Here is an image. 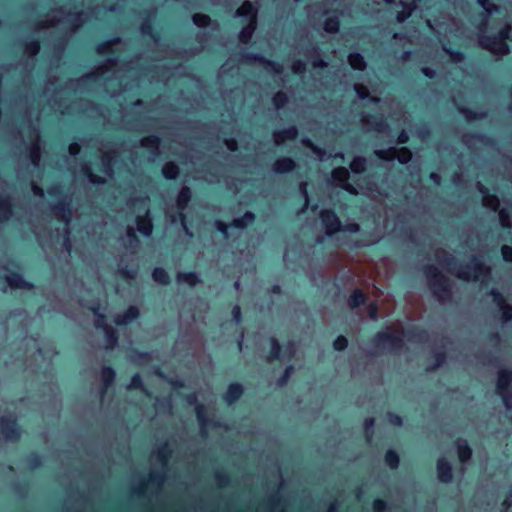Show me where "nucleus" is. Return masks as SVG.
<instances>
[{
	"label": "nucleus",
	"instance_id": "f257e3e1",
	"mask_svg": "<svg viewBox=\"0 0 512 512\" xmlns=\"http://www.w3.org/2000/svg\"><path fill=\"white\" fill-rule=\"evenodd\" d=\"M248 98H83V101H90V100H98L103 102H112L117 100H122L124 102H129L132 104H140L142 100H146L147 102H163L167 100H175L176 102L181 103H187V102H197V103H213V102H229V103H245ZM257 102L260 100H263L264 98H254ZM267 100H271L276 106L280 107L283 106L286 103H295L298 101H320L323 100L325 102H338L343 101L344 98H266ZM345 100H349L351 103H356L358 100L360 101H366L374 104H378L380 102H387V101H398V102H433L434 100L436 102L444 101L446 103L448 102H457L458 100L461 102H476L478 100L482 101V98H345Z\"/></svg>",
	"mask_w": 512,
	"mask_h": 512
},
{
	"label": "nucleus",
	"instance_id": "f03ea898",
	"mask_svg": "<svg viewBox=\"0 0 512 512\" xmlns=\"http://www.w3.org/2000/svg\"><path fill=\"white\" fill-rule=\"evenodd\" d=\"M439 253L442 254V257H438L439 263L460 280L484 282L491 277V267L476 256H472L469 263L461 264L446 250H439Z\"/></svg>",
	"mask_w": 512,
	"mask_h": 512
},
{
	"label": "nucleus",
	"instance_id": "7ed1b4c3",
	"mask_svg": "<svg viewBox=\"0 0 512 512\" xmlns=\"http://www.w3.org/2000/svg\"><path fill=\"white\" fill-rule=\"evenodd\" d=\"M429 288L434 296L440 300H445L451 296L450 280L443 275L435 266L427 265L423 269Z\"/></svg>",
	"mask_w": 512,
	"mask_h": 512
},
{
	"label": "nucleus",
	"instance_id": "20e7f679",
	"mask_svg": "<svg viewBox=\"0 0 512 512\" xmlns=\"http://www.w3.org/2000/svg\"><path fill=\"white\" fill-rule=\"evenodd\" d=\"M372 344L375 347L387 349L391 353H400L405 348L403 337L395 333L388 327L384 331L377 332L372 338Z\"/></svg>",
	"mask_w": 512,
	"mask_h": 512
},
{
	"label": "nucleus",
	"instance_id": "39448f33",
	"mask_svg": "<svg viewBox=\"0 0 512 512\" xmlns=\"http://www.w3.org/2000/svg\"><path fill=\"white\" fill-rule=\"evenodd\" d=\"M47 193L51 198L58 199V202L52 206L53 214L68 224L71 220L72 209L70 202L66 199L62 186L59 184H53L48 187Z\"/></svg>",
	"mask_w": 512,
	"mask_h": 512
},
{
	"label": "nucleus",
	"instance_id": "423d86ee",
	"mask_svg": "<svg viewBox=\"0 0 512 512\" xmlns=\"http://www.w3.org/2000/svg\"><path fill=\"white\" fill-rule=\"evenodd\" d=\"M21 265L16 260H9L8 265L4 266V269L9 272L5 276V282L10 288L13 289H26L31 290L34 288L32 282L25 280L23 274L20 271Z\"/></svg>",
	"mask_w": 512,
	"mask_h": 512
},
{
	"label": "nucleus",
	"instance_id": "0eeeda50",
	"mask_svg": "<svg viewBox=\"0 0 512 512\" xmlns=\"http://www.w3.org/2000/svg\"><path fill=\"white\" fill-rule=\"evenodd\" d=\"M185 400L189 405H195L196 418L200 426L201 433L207 435L208 427H222L220 421H215L207 415V409L203 404L198 403L195 393H190L185 396Z\"/></svg>",
	"mask_w": 512,
	"mask_h": 512
},
{
	"label": "nucleus",
	"instance_id": "6e6552de",
	"mask_svg": "<svg viewBox=\"0 0 512 512\" xmlns=\"http://www.w3.org/2000/svg\"><path fill=\"white\" fill-rule=\"evenodd\" d=\"M22 426L15 415H3L0 417V433L5 440L17 442L22 436Z\"/></svg>",
	"mask_w": 512,
	"mask_h": 512
},
{
	"label": "nucleus",
	"instance_id": "1a4fd4ad",
	"mask_svg": "<svg viewBox=\"0 0 512 512\" xmlns=\"http://www.w3.org/2000/svg\"><path fill=\"white\" fill-rule=\"evenodd\" d=\"M192 190L189 186L183 185L176 196V207L178 209L177 213L174 214L171 217V221L175 223L176 221L180 220L182 226L184 227L185 231L188 232V228L186 226V215L184 211L187 209L189 203L192 200Z\"/></svg>",
	"mask_w": 512,
	"mask_h": 512
},
{
	"label": "nucleus",
	"instance_id": "9d476101",
	"mask_svg": "<svg viewBox=\"0 0 512 512\" xmlns=\"http://www.w3.org/2000/svg\"><path fill=\"white\" fill-rule=\"evenodd\" d=\"M478 42L481 48L488 50L495 56H505L510 52L509 45L504 40H499L494 34L479 35Z\"/></svg>",
	"mask_w": 512,
	"mask_h": 512
},
{
	"label": "nucleus",
	"instance_id": "9b49d317",
	"mask_svg": "<svg viewBox=\"0 0 512 512\" xmlns=\"http://www.w3.org/2000/svg\"><path fill=\"white\" fill-rule=\"evenodd\" d=\"M238 61L246 64H252L255 62H259L263 64L266 70L273 71L275 73H280L282 71V65L276 61L269 60L265 58L263 55L258 53L249 52L245 49L239 51L237 53Z\"/></svg>",
	"mask_w": 512,
	"mask_h": 512
},
{
	"label": "nucleus",
	"instance_id": "f8f14e48",
	"mask_svg": "<svg viewBox=\"0 0 512 512\" xmlns=\"http://www.w3.org/2000/svg\"><path fill=\"white\" fill-rule=\"evenodd\" d=\"M120 42H121V38L118 36H115L107 41L99 43L96 46L95 50L98 55H100V56L108 55L109 56L106 59L105 64L101 66V69L108 71V70H110V68L116 66L118 54H117V51L112 48V46L119 44Z\"/></svg>",
	"mask_w": 512,
	"mask_h": 512
},
{
	"label": "nucleus",
	"instance_id": "ddd939ff",
	"mask_svg": "<svg viewBox=\"0 0 512 512\" xmlns=\"http://www.w3.org/2000/svg\"><path fill=\"white\" fill-rule=\"evenodd\" d=\"M319 218L327 237L332 238L336 233L342 231L341 220L333 209L321 210Z\"/></svg>",
	"mask_w": 512,
	"mask_h": 512
},
{
	"label": "nucleus",
	"instance_id": "4468645a",
	"mask_svg": "<svg viewBox=\"0 0 512 512\" xmlns=\"http://www.w3.org/2000/svg\"><path fill=\"white\" fill-rule=\"evenodd\" d=\"M235 16L242 24H257L258 7L246 0L237 8Z\"/></svg>",
	"mask_w": 512,
	"mask_h": 512
},
{
	"label": "nucleus",
	"instance_id": "2eb2a0df",
	"mask_svg": "<svg viewBox=\"0 0 512 512\" xmlns=\"http://www.w3.org/2000/svg\"><path fill=\"white\" fill-rule=\"evenodd\" d=\"M332 181L341 189L351 194L356 193L354 187L349 183L350 174L347 168L343 166L336 167L331 172Z\"/></svg>",
	"mask_w": 512,
	"mask_h": 512
},
{
	"label": "nucleus",
	"instance_id": "dca6fc26",
	"mask_svg": "<svg viewBox=\"0 0 512 512\" xmlns=\"http://www.w3.org/2000/svg\"><path fill=\"white\" fill-rule=\"evenodd\" d=\"M436 474L439 482L449 484L453 481V469L451 463L444 457L436 461Z\"/></svg>",
	"mask_w": 512,
	"mask_h": 512
},
{
	"label": "nucleus",
	"instance_id": "f3484780",
	"mask_svg": "<svg viewBox=\"0 0 512 512\" xmlns=\"http://www.w3.org/2000/svg\"><path fill=\"white\" fill-rule=\"evenodd\" d=\"M244 394V387L239 382H232L228 385L222 399L228 406L234 405Z\"/></svg>",
	"mask_w": 512,
	"mask_h": 512
},
{
	"label": "nucleus",
	"instance_id": "a211bd4d",
	"mask_svg": "<svg viewBox=\"0 0 512 512\" xmlns=\"http://www.w3.org/2000/svg\"><path fill=\"white\" fill-rule=\"evenodd\" d=\"M297 168L296 161L288 156H282L276 159L272 164V170L276 174H288L293 172Z\"/></svg>",
	"mask_w": 512,
	"mask_h": 512
},
{
	"label": "nucleus",
	"instance_id": "6ab92c4d",
	"mask_svg": "<svg viewBox=\"0 0 512 512\" xmlns=\"http://www.w3.org/2000/svg\"><path fill=\"white\" fill-rule=\"evenodd\" d=\"M140 316V310L135 305H130L127 309L114 317V323L119 326H126L135 320H137Z\"/></svg>",
	"mask_w": 512,
	"mask_h": 512
},
{
	"label": "nucleus",
	"instance_id": "aec40b11",
	"mask_svg": "<svg viewBox=\"0 0 512 512\" xmlns=\"http://www.w3.org/2000/svg\"><path fill=\"white\" fill-rule=\"evenodd\" d=\"M143 21L141 23V32L144 36H148L153 40L158 39V32L154 29L152 18L156 15L155 9H147L144 11Z\"/></svg>",
	"mask_w": 512,
	"mask_h": 512
},
{
	"label": "nucleus",
	"instance_id": "412c9836",
	"mask_svg": "<svg viewBox=\"0 0 512 512\" xmlns=\"http://www.w3.org/2000/svg\"><path fill=\"white\" fill-rule=\"evenodd\" d=\"M87 308L95 316L94 326L96 329L104 331L107 327H111L107 323V317L101 312V305L98 300H92Z\"/></svg>",
	"mask_w": 512,
	"mask_h": 512
},
{
	"label": "nucleus",
	"instance_id": "4be33fe9",
	"mask_svg": "<svg viewBox=\"0 0 512 512\" xmlns=\"http://www.w3.org/2000/svg\"><path fill=\"white\" fill-rule=\"evenodd\" d=\"M135 222L137 230L141 235L144 237H150L152 235L154 225L149 210H147L143 215L137 216Z\"/></svg>",
	"mask_w": 512,
	"mask_h": 512
},
{
	"label": "nucleus",
	"instance_id": "5701e85b",
	"mask_svg": "<svg viewBox=\"0 0 512 512\" xmlns=\"http://www.w3.org/2000/svg\"><path fill=\"white\" fill-rule=\"evenodd\" d=\"M512 384V368H503L498 371L497 382H496V392L502 393L507 390H511Z\"/></svg>",
	"mask_w": 512,
	"mask_h": 512
},
{
	"label": "nucleus",
	"instance_id": "b1692460",
	"mask_svg": "<svg viewBox=\"0 0 512 512\" xmlns=\"http://www.w3.org/2000/svg\"><path fill=\"white\" fill-rule=\"evenodd\" d=\"M478 4L485 10L487 14H481L482 19L477 25V28L480 32H484L487 29L488 25V14L493 12H498L499 7L493 2V0H478Z\"/></svg>",
	"mask_w": 512,
	"mask_h": 512
},
{
	"label": "nucleus",
	"instance_id": "393cba45",
	"mask_svg": "<svg viewBox=\"0 0 512 512\" xmlns=\"http://www.w3.org/2000/svg\"><path fill=\"white\" fill-rule=\"evenodd\" d=\"M477 190L483 196V205L496 211L499 208V199L495 194L490 193V190L482 183H477Z\"/></svg>",
	"mask_w": 512,
	"mask_h": 512
},
{
	"label": "nucleus",
	"instance_id": "a878e982",
	"mask_svg": "<svg viewBox=\"0 0 512 512\" xmlns=\"http://www.w3.org/2000/svg\"><path fill=\"white\" fill-rule=\"evenodd\" d=\"M13 201L8 194L0 196V222L5 223L13 216Z\"/></svg>",
	"mask_w": 512,
	"mask_h": 512
},
{
	"label": "nucleus",
	"instance_id": "bb28decb",
	"mask_svg": "<svg viewBox=\"0 0 512 512\" xmlns=\"http://www.w3.org/2000/svg\"><path fill=\"white\" fill-rule=\"evenodd\" d=\"M100 377L103 385L101 389V395H104L107 390L114 385L116 372L111 366H103L101 368Z\"/></svg>",
	"mask_w": 512,
	"mask_h": 512
},
{
	"label": "nucleus",
	"instance_id": "cd10ccee",
	"mask_svg": "<svg viewBox=\"0 0 512 512\" xmlns=\"http://www.w3.org/2000/svg\"><path fill=\"white\" fill-rule=\"evenodd\" d=\"M297 135L298 129L295 125L277 130L273 134L276 145H281L286 140H295Z\"/></svg>",
	"mask_w": 512,
	"mask_h": 512
},
{
	"label": "nucleus",
	"instance_id": "c85d7f7f",
	"mask_svg": "<svg viewBox=\"0 0 512 512\" xmlns=\"http://www.w3.org/2000/svg\"><path fill=\"white\" fill-rule=\"evenodd\" d=\"M403 333L409 341L425 342L428 339L427 330L417 325L410 326Z\"/></svg>",
	"mask_w": 512,
	"mask_h": 512
},
{
	"label": "nucleus",
	"instance_id": "c756f323",
	"mask_svg": "<svg viewBox=\"0 0 512 512\" xmlns=\"http://www.w3.org/2000/svg\"><path fill=\"white\" fill-rule=\"evenodd\" d=\"M457 456L462 464H466L470 461L473 451L469 446L468 442L464 439L459 438L456 441Z\"/></svg>",
	"mask_w": 512,
	"mask_h": 512
},
{
	"label": "nucleus",
	"instance_id": "7c9ffc66",
	"mask_svg": "<svg viewBox=\"0 0 512 512\" xmlns=\"http://www.w3.org/2000/svg\"><path fill=\"white\" fill-rule=\"evenodd\" d=\"M306 56L310 59L314 69H325L327 67V62L322 57L318 46L313 45L311 49H308Z\"/></svg>",
	"mask_w": 512,
	"mask_h": 512
},
{
	"label": "nucleus",
	"instance_id": "2f4dec72",
	"mask_svg": "<svg viewBox=\"0 0 512 512\" xmlns=\"http://www.w3.org/2000/svg\"><path fill=\"white\" fill-rule=\"evenodd\" d=\"M176 279L179 284H187L190 287H195L201 282L199 274L195 271L178 272Z\"/></svg>",
	"mask_w": 512,
	"mask_h": 512
},
{
	"label": "nucleus",
	"instance_id": "473e14b6",
	"mask_svg": "<svg viewBox=\"0 0 512 512\" xmlns=\"http://www.w3.org/2000/svg\"><path fill=\"white\" fill-rule=\"evenodd\" d=\"M368 296L359 288H356L348 297L347 304L350 309H357L366 304Z\"/></svg>",
	"mask_w": 512,
	"mask_h": 512
},
{
	"label": "nucleus",
	"instance_id": "72a5a7b5",
	"mask_svg": "<svg viewBox=\"0 0 512 512\" xmlns=\"http://www.w3.org/2000/svg\"><path fill=\"white\" fill-rule=\"evenodd\" d=\"M24 53L34 59L40 52L41 43L38 38L30 37L22 42Z\"/></svg>",
	"mask_w": 512,
	"mask_h": 512
},
{
	"label": "nucleus",
	"instance_id": "f704fd0d",
	"mask_svg": "<svg viewBox=\"0 0 512 512\" xmlns=\"http://www.w3.org/2000/svg\"><path fill=\"white\" fill-rule=\"evenodd\" d=\"M347 60L349 66L354 71L363 72L367 67L365 58L359 52H350L347 56Z\"/></svg>",
	"mask_w": 512,
	"mask_h": 512
},
{
	"label": "nucleus",
	"instance_id": "c9c22d12",
	"mask_svg": "<svg viewBox=\"0 0 512 512\" xmlns=\"http://www.w3.org/2000/svg\"><path fill=\"white\" fill-rule=\"evenodd\" d=\"M256 216L251 211H246L241 217L234 218L231 222V226L235 229H245L248 225L255 222Z\"/></svg>",
	"mask_w": 512,
	"mask_h": 512
},
{
	"label": "nucleus",
	"instance_id": "e433bc0d",
	"mask_svg": "<svg viewBox=\"0 0 512 512\" xmlns=\"http://www.w3.org/2000/svg\"><path fill=\"white\" fill-rule=\"evenodd\" d=\"M269 342H270V350H269V354L267 357V361L273 362V361L281 360L283 358L282 357L283 346L280 344V342L278 341V339L276 337H271L269 339Z\"/></svg>",
	"mask_w": 512,
	"mask_h": 512
},
{
	"label": "nucleus",
	"instance_id": "4c0bfd02",
	"mask_svg": "<svg viewBox=\"0 0 512 512\" xmlns=\"http://www.w3.org/2000/svg\"><path fill=\"white\" fill-rule=\"evenodd\" d=\"M161 172L166 180L175 181L180 174V168L175 162L169 161L163 165Z\"/></svg>",
	"mask_w": 512,
	"mask_h": 512
},
{
	"label": "nucleus",
	"instance_id": "58836bf2",
	"mask_svg": "<svg viewBox=\"0 0 512 512\" xmlns=\"http://www.w3.org/2000/svg\"><path fill=\"white\" fill-rule=\"evenodd\" d=\"M161 139L156 134H150L143 137L140 144L143 148L149 149L153 154H156L159 150Z\"/></svg>",
	"mask_w": 512,
	"mask_h": 512
},
{
	"label": "nucleus",
	"instance_id": "ea45409f",
	"mask_svg": "<svg viewBox=\"0 0 512 512\" xmlns=\"http://www.w3.org/2000/svg\"><path fill=\"white\" fill-rule=\"evenodd\" d=\"M323 29L327 33L336 34L340 29L339 16L335 13L334 15L326 17L323 23Z\"/></svg>",
	"mask_w": 512,
	"mask_h": 512
},
{
	"label": "nucleus",
	"instance_id": "a19ab883",
	"mask_svg": "<svg viewBox=\"0 0 512 512\" xmlns=\"http://www.w3.org/2000/svg\"><path fill=\"white\" fill-rule=\"evenodd\" d=\"M257 24H242L238 39L243 44H249L252 40Z\"/></svg>",
	"mask_w": 512,
	"mask_h": 512
},
{
	"label": "nucleus",
	"instance_id": "79ce46f5",
	"mask_svg": "<svg viewBox=\"0 0 512 512\" xmlns=\"http://www.w3.org/2000/svg\"><path fill=\"white\" fill-rule=\"evenodd\" d=\"M384 462L389 467V469H398L400 465V456L398 452L392 448L386 450L384 454Z\"/></svg>",
	"mask_w": 512,
	"mask_h": 512
},
{
	"label": "nucleus",
	"instance_id": "37998d69",
	"mask_svg": "<svg viewBox=\"0 0 512 512\" xmlns=\"http://www.w3.org/2000/svg\"><path fill=\"white\" fill-rule=\"evenodd\" d=\"M106 349H114L118 345L119 334L114 327H107L104 331Z\"/></svg>",
	"mask_w": 512,
	"mask_h": 512
},
{
	"label": "nucleus",
	"instance_id": "c03bdc74",
	"mask_svg": "<svg viewBox=\"0 0 512 512\" xmlns=\"http://www.w3.org/2000/svg\"><path fill=\"white\" fill-rule=\"evenodd\" d=\"M432 356H433V359H434V363L426 366L425 370L427 372L436 371L447 360V353L444 350H442V351H434Z\"/></svg>",
	"mask_w": 512,
	"mask_h": 512
},
{
	"label": "nucleus",
	"instance_id": "a18cd8bd",
	"mask_svg": "<svg viewBox=\"0 0 512 512\" xmlns=\"http://www.w3.org/2000/svg\"><path fill=\"white\" fill-rule=\"evenodd\" d=\"M152 279L161 285L167 286L170 284V276L163 267H155L152 270Z\"/></svg>",
	"mask_w": 512,
	"mask_h": 512
},
{
	"label": "nucleus",
	"instance_id": "49530a36",
	"mask_svg": "<svg viewBox=\"0 0 512 512\" xmlns=\"http://www.w3.org/2000/svg\"><path fill=\"white\" fill-rule=\"evenodd\" d=\"M349 167L354 174H362L367 170V160L363 156H355Z\"/></svg>",
	"mask_w": 512,
	"mask_h": 512
},
{
	"label": "nucleus",
	"instance_id": "de8ad7c7",
	"mask_svg": "<svg viewBox=\"0 0 512 512\" xmlns=\"http://www.w3.org/2000/svg\"><path fill=\"white\" fill-rule=\"evenodd\" d=\"M128 390H141L146 395H150L148 389L145 387L143 378L139 373H135L130 380L129 385L127 386Z\"/></svg>",
	"mask_w": 512,
	"mask_h": 512
},
{
	"label": "nucleus",
	"instance_id": "09e8293b",
	"mask_svg": "<svg viewBox=\"0 0 512 512\" xmlns=\"http://www.w3.org/2000/svg\"><path fill=\"white\" fill-rule=\"evenodd\" d=\"M25 461L31 470L39 469L43 465L42 456L37 451L30 452Z\"/></svg>",
	"mask_w": 512,
	"mask_h": 512
},
{
	"label": "nucleus",
	"instance_id": "8fccbe9b",
	"mask_svg": "<svg viewBox=\"0 0 512 512\" xmlns=\"http://www.w3.org/2000/svg\"><path fill=\"white\" fill-rule=\"evenodd\" d=\"M395 159L402 165L408 164L412 160V152L406 146L396 148Z\"/></svg>",
	"mask_w": 512,
	"mask_h": 512
},
{
	"label": "nucleus",
	"instance_id": "3c124183",
	"mask_svg": "<svg viewBox=\"0 0 512 512\" xmlns=\"http://www.w3.org/2000/svg\"><path fill=\"white\" fill-rule=\"evenodd\" d=\"M192 22L198 28H207L211 25L212 19L209 15L203 13H194L192 15Z\"/></svg>",
	"mask_w": 512,
	"mask_h": 512
},
{
	"label": "nucleus",
	"instance_id": "603ef678",
	"mask_svg": "<svg viewBox=\"0 0 512 512\" xmlns=\"http://www.w3.org/2000/svg\"><path fill=\"white\" fill-rule=\"evenodd\" d=\"M82 173L88 178L89 182L93 185H103L106 179L102 176L94 174L89 166L82 167Z\"/></svg>",
	"mask_w": 512,
	"mask_h": 512
},
{
	"label": "nucleus",
	"instance_id": "864d4df0",
	"mask_svg": "<svg viewBox=\"0 0 512 512\" xmlns=\"http://www.w3.org/2000/svg\"><path fill=\"white\" fill-rule=\"evenodd\" d=\"M403 10L397 13L396 19L399 23L405 22L413 13L415 9L414 2L411 3H403Z\"/></svg>",
	"mask_w": 512,
	"mask_h": 512
},
{
	"label": "nucleus",
	"instance_id": "5fc2aeb1",
	"mask_svg": "<svg viewBox=\"0 0 512 512\" xmlns=\"http://www.w3.org/2000/svg\"><path fill=\"white\" fill-rule=\"evenodd\" d=\"M295 372V368L292 364H288L283 373L279 376V378L277 379V386L279 387H284L287 385L290 377L294 374Z\"/></svg>",
	"mask_w": 512,
	"mask_h": 512
},
{
	"label": "nucleus",
	"instance_id": "6e6d98bb",
	"mask_svg": "<svg viewBox=\"0 0 512 512\" xmlns=\"http://www.w3.org/2000/svg\"><path fill=\"white\" fill-rule=\"evenodd\" d=\"M291 71L294 75L303 77L307 72L306 63L301 59H295L291 63Z\"/></svg>",
	"mask_w": 512,
	"mask_h": 512
},
{
	"label": "nucleus",
	"instance_id": "4d7b16f0",
	"mask_svg": "<svg viewBox=\"0 0 512 512\" xmlns=\"http://www.w3.org/2000/svg\"><path fill=\"white\" fill-rule=\"evenodd\" d=\"M371 236V234H368L358 240H355L351 245H350V248L352 250H358V249H363V248H367V247H371L375 244H377L378 241H369L368 237Z\"/></svg>",
	"mask_w": 512,
	"mask_h": 512
},
{
	"label": "nucleus",
	"instance_id": "13d9d810",
	"mask_svg": "<svg viewBox=\"0 0 512 512\" xmlns=\"http://www.w3.org/2000/svg\"><path fill=\"white\" fill-rule=\"evenodd\" d=\"M396 148L391 147L389 149L376 150L375 155L384 161H392L395 159Z\"/></svg>",
	"mask_w": 512,
	"mask_h": 512
},
{
	"label": "nucleus",
	"instance_id": "bf43d9fd",
	"mask_svg": "<svg viewBox=\"0 0 512 512\" xmlns=\"http://www.w3.org/2000/svg\"><path fill=\"white\" fill-rule=\"evenodd\" d=\"M375 419L373 417L365 418L363 428L367 441H370L374 434Z\"/></svg>",
	"mask_w": 512,
	"mask_h": 512
},
{
	"label": "nucleus",
	"instance_id": "052dcab7",
	"mask_svg": "<svg viewBox=\"0 0 512 512\" xmlns=\"http://www.w3.org/2000/svg\"><path fill=\"white\" fill-rule=\"evenodd\" d=\"M444 51L449 55V58L454 63H460L464 60L465 55L460 49L445 48Z\"/></svg>",
	"mask_w": 512,
	"mask_h": 512
},
{
	"label": "nucleus",
	"instance_id": "680f3d73",
	"mask_svg": "<svg viewBox=\"0 0 512 512\" xmlns=\"http://www.w3.org/2000/svg\"><path fill=\"white\" fill-rule=\"evenodd\" d=\"M490 296L492 297V300L496 304L498 309L501 308L502 306H504L505 304H507V301H506V298L504 297V295L499 290H497L495 288H492L490 290Z\"/></svg>",
	"mask_w": 512,
	"mask_h": 512
},
{
	"label": "nucleus",
	"instance_id": "e2e57ef3",
	"mask_svg": "<svg viewBox=\"0 0 512 512\" xmlns=\"http://www.w3.org/2000/svg\"><path fill=\"white\" fill-rule=\"evenodd\" d=\"M511 31H512L511 25L505 24L496 33H494V35L497 36V38L499 40H504L508 43V41L511 40Z\"/></svg>",
	"mask_w": 512,
	"mask_h": 512
},
{
	"label": "nucleus",
	"instance_id": "0e129e2a",
	"mask_svg": "<svg viewBox=\"0 0 512 512\" xmlns=\"http://www.w3.org/2000/svg\"><path fill=\"white\" fill-rule=\"evenodd\" d=\"M114 157L111 153H105L103 156H102V164H103V171L106 173V174H109L111 175L112 172H113V164H114Z\"/></svg>",
	"mask_w": 512,
	"mask_h": 512
},
{
	"label": "nucleus",
	"instance_id": "69168bd1",
	"mask_svg": "<svg viewBox=\"0 0 512 512\" xmlns=\"http://www.w3.org/2000/svg\"><path fill=\"white\" fill-rule=\"evenodd\" d=\"M348 344V339L343 335H339L334 339L332 346L335 351L342 352L348 347Z\"/></svg>",
	"mask_w": 512,
	"mask_h": 512
},
{
	"label": "nucleus",
	"instance_id": "338daca9",
	"mask_svg": "<svg viewBox=\"0 0 512 512\" xmlns=\"http://www.w3.org/2000/svg\"><path fill=\"white\" fill-rule=\"evenodd\" d=\"M501 312V320L503 323H508L512 321V305L507 303L501 308H499Z\"/></svg>",
	"mask_w": 512,
	"mask_h": 512
},
{
	"label": "nucleus",
	"instance_id": "774afa93",
	"mask_svg": "<svg viewBox=\"0 0 512 512\" xmlns=\"http://www.w3.org/2000/svg\"><path fill=\"white\" fill-rule=\"evenodd\" d=\"M171 456V450L167 443H163L158 451H157V457L161 462H166L168 458Z\"/></svg>",
	"mask_w": 512,
	"mask_h": 512
}]
</instances>
